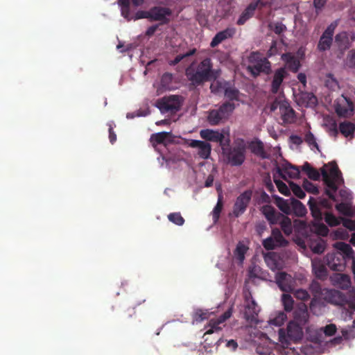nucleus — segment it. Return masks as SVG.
Here are the masks:
<instances>
[{
    "mask_svg": "<svg viewBox=\"0 0 355 355\" xmlns=\"http://www.w3.org/2000/svg\"><path fill=\"white\" fill-rule=\"evenodd\" d=\"M222 150L227 163L232 166H241L245 160L246 144L243 139H238L232 147L223 146Z\"/></svg>",
    "mask_w": 355,
    "mask_h": 355,
    "instance_id": "nucleus-3",
    "label": "nucleus"
},
{
    "mask_svg": "<svg viewBox=\"0 0 355 355\" xmlns=\"http://www.w3.org/2000/svg\"><path fill=\"white\" fill-rule=\"evenodd\" d=\"M249 148L255 155L262 159L268 158L267 153L264 150L263 144L260 140L252 141L249 144Z\"/></svg>",
    "mask_w": 355,
    "mask_h": 355,
    "instance_id": "nucleus-28",
    "label": "nucleus"
},
{
    "mask_svg": "<svg viewBox=\"0 0 355 355\" xmlns=\"http://www.w3.org/2000/svg\"><path fill=\"white\" fill-rule=\"evenodd\" d=\"M302 171L312 180L317 181L320 178L319 171L313 168L309 162H306L302 166Z\"/></svg>",
    "mask_w": 355,
    "mask_h": 355,
    "instance_id": "nucleus-33",
    "label": "nucleus"
},
{
    "mask_svg": "<svg viewBox=\"0 0 355 355\" xmlns=\"http://www.w3.org/2000/svg\"><path fill=\"white\" fill-rule=\"evenodd\" d=\"M239 91L234 87H227L225 89V96L230 101L238 100Z\"/></svg>",
    "mask_w": 355,
    "mask_h": 355,
    "instance_id": "nucleus-49",
    "label": "nucleus"
},
{
    "mask_svg": "<svg viewBox=\"0 0 355 355\" xmlns=\"http://www.w3.org/2000/svg\"><path fill=\"white\" fill-rule=\"evenodd\" d=\"M171 132H160L154 133L150 136V141L153 146H156L158 144L166 145V141L170 137Z\"/></svg>",
    "mask_w": 355,
    "mask_h": 355,
    "instance_id": "nucleus-30",
    "label": "nucleus"
},
{
    "mask_svg": "<svg viewBox=\"0 0 355 355\" xmlns=\"http://www.w3.org/2000/svg\"><path fill=\"white\" fill-rule=\"evenodd\" d=\"M304 141L309 146H313V147L316 148L318 150H319V146L315 141V136L311 132H308L304 137Z\"/></svg>",
    "mask_w": 355,
    "mask_h": 355,
    "instance_id": "nucleus-54",
    "label": "nucleus"
},
{
    "mask_svg": "<svg viewBox=\"0 0 355 355\" xmlns=\"http://www.w3.org/2000/svg\"><path fill=\"white\" fill-rule=\"evenodd\" d=\"M235 32L236 31L234 28H227L226 29L217 33L213 37L210 43V46L214 48L225 40L232 38L234 35Z\"/></svg>",
    "mask_w": 355,
    "mask_h": 355,
    "instance_id": "nucleus-22",
    "label": "nucleus"
},
{
    "mask_svg": "<svg viewBox=\"0 0 355 355\" xmlns=\"http://www.w3.org/2000/svg\"><path fill=\"white\" fill-rule=\"evenodd\" d=\"M335 42L340 50L345 51L351 46L349 34L346 31L338 33L335 37Z\"/></svg>",
    "mask_w": 355,
    "mask_h": 355,
    "instance_id": "nucleus-27",
    "label": "nucleus"
},
{
    "mask_svg": "<svg viewBox=\"0 0 355 355\" xmlns=\"http://www.w3.org/2000/svg\"><path fill=\"white\" fill-rule=\"evenodd\" d=\"M292 293H293L294 297L297 300L306 301L310 298L309 292L305 289L299 288L295 291L293 290Z\"/></svg>",
    "mask_w": 355,
    "mask_h": 355,
    "instance_id": "nucleus-48",
    "label": "nucleus"
},
{
    "mask_svg": "<svg viewBox=\"0 0 355 355\" xmlns=\"http://www.w3.org/2000/svg\"><path fill=\"white\" fill-rule=\"evenodd\" d=\"M343 225L351 231H355V221L352 219H343Z\"/></svg>",
    "mask_w": 355,
    "mask_h": 355,
    "instance_id": "nucleus-60",
    "label": "nucleus"
},
{
    "mask_svg": "<svg viewBox=\"0 0 355 355\" xmlns=\"http://www.w3.org/2000/svg\"><path fill=\"white\" fill-rule=\"evenodd\" d=\"M275 199L277 206L283 213L286 214H291V201L289 202L288 200L278 196H276Z\"/></svg>",
    "mask_w": 355,
    "mask_h": 355,
    "instance_id": "nucleus-35",
    "label": "nucleus"
},
{
    "mask_svg": "<svg viewBox=\"0 0 355 355\" xmlns=\"http://www.w3.org/2000/svg\"><path fill=\"white\" fill-rule=\"evenodd\" d=\"M225 119L222 116L218 110H212L209 111L207 121L211 125H218Z\"/></svg>",
    "mask_w": 355,
    "mask_h": 355,
    "instance_id": "nucleus-37",
    "label": "nucleus"
},
{
    "mask_svg": "<svg viewBox=\"0 0 355 355\" xmlns=\"http://www.w3.org/2000/svg\"><path fill=\"white\" fill-rule=\"evenodd\" d=\"M327 3V0H313V6L316 10L317 14L322 9Z\"/></svg>",
    "mask_w": 355,
    "mask_h": 355,
    "instance_id": "nucleus-61",
    "label": "nucleus"
},
{
    "mask_svg": "<svg viewBox=\"0 0 355 355\" xmlns=\"http://www.w3.org/2000/svg\"><path fill=\"white\" fill-rule=\"evenodd\" d=\"M289 186H290L291 190L293 191V194L296 197H297L298 198H300V199H303L305 198L306 193L300 185H298L297 184H296L293 182H290Z\"/></svg>",
    "mask_w": 355,
    "mask_h": 355,
    "instance_id": "nucleus-43",
    "label": "nucleus"
},
{
    "mask_svg": "<svg viewBox=\"0 0 355 355\" xmlns=\"http://www.w3.org/2000/svg\"><path fill=\"white\" fill-rule=\"evenodd\" d=\"M336 326L334 324H329L325 326L324 333L326 336H331L336 332Z\"/></svg>",
    "mask_w": 355,
    "mask_h": 355,
    "instance_id": "nucleus-57",
    "label": "nucleus"
},
{
    "mask_svg": "<svg viewBox=\"0 0 355 355\" xmlns=\"http://www.w3.org/2000/svg\"><path fill=\"white\" fill-rule=\"evenodd\" d=\"M108 125H109L108 131H109L110 141L112 144H114L116 140V135L115 134V132L113 130V127H112V125L111 124V123H108Z\"/></svg>",
    "mask_w": 355,
    "mask_h": 355,
    "instance_id": "nucleus-63",
    "label": "nucleus"
},
{
    "mask_svg": "<svg viewBox=\"0 0 355 355\" xmlns=\"http://www.w3.org/2000/svg\"><path fill=\"white\" fill-rule=\"evenodd\" d=\"M261 211L270 225L278 224L279 218L283 217V214L277 212L271 205H264L261 208Z\"/></svg>",
    "mask_w": 355,
    "mask_h": 355,
    "instance_id": "nucleus-21",
    "label": "nucleus"
},
{
    "mask_svg": "<svg viewBox=\"0 0 355 355\" xmlns=\"http://www.w3.org/2000/svg\"><path fill=\"white\" fill-rule=\"evenodd\" d=\"M313 272L315 276L321 280L327 279L328 273L326 267L320 262L313 261L312 262Z\"/></svg>",
    "mask_w": 355,
    "mask_h": 355,
    "instance_id": "nucleus-31",
    "label": "nucleus"
},
{
    "mask_svg": "<svg viewBox=\"0 0 355 355\" xmlns=\"http://www.w3.org/2000/svg\"><path fill=\"white\" fill-rule=\"evenodd\" d=\"M275 282L279 289L285 293H291L295 286V279L286 272H279L275 275Z\"/></svg>",
    "mask_w": 355,
    "mask_h": 355,
    "instance_id": "nucleus-14",
    "label": "nucleus"
},
{
    "mask_svg": "<svg viewBox=\"0 0 355 355\" xmlns=\"http://www.w3.org/2000/svg\"><path fill=\"white\" fill-rule=\"evenodd\" d=\"M196 49L194 48V49L189 50V51H187L185 53L179 54L175 58V59L173 60H171L169 64L171 66H175L177 64H178L180 61L186 59L187 58H188L189 56L194 55L196 53Z\"/></svg>",
    "mask_w": 355,
    "mask_h": 355,
    "instance_id": "nucleus-44",
    "label": "nucleus"
},
{
    "mask_svg": "<svg viewBox=\"0 0 355 355\" xmlns=\"http://www.w3.org/2000/svg\"><path fill=\"white\" fill-rule=\"evenodd\" d=\"M321 175L322 180L326 186L324 193L329 197V199L320 198L316 201L311 197L308 205L311 214L314 219L320 221L323 218L322 209H330L332 208V202H336V192L338 187L344 184V180L342 177L341 171L339 170L336 164H334L328 172L324 167L321 168Z\"/></svg>",
    "mask_w": 355,
    "mask_h": 355,
    "instance_id": "nucleus-1",
    "label": "nucleus"
},
{
    "mask_svg": "<svg viewBox=\"0 0 355 355\" xmlns=\"http://www.w3.org/2000/svg\"><path fill=\"white\" fill-rule=\"evenodd\" d=\"M136 19H148L150 20V9L148 10H139L136 12L135 18Z\"/></svg>",
    "mask_w": 355,
    "mask_h": 355,
    "instance_id": "nucleus-58",
    "label": "nucleus"
},
{
    "mask_svg": "<svg viewBox=\"0 0 355 355\" xmlns=\"http://www.w3.org/2000/svg\"><path fill=\"white\" fill-rule=\"evenodd\" d=\"M342 97L344 98L346 102L347 107L343 106L340 103H337L335 105V110L336 114L340 117H345L347 114L348 112H354V104L353 102L345 95H342Z\"/></svg>",
    "mask_w": 355,
    "mask_h": 355,
    "instance_id": "nucleus-26",
    "label": "nucleus"
},
{
    "mask_svg": "<svg viewBox=\"0 0 355 355\" xmlns=\"http://www.w3.org/2000/svg\"><path fill=\"white\" fill-rule=\"evenodd\" d=\"M249 64L247 69L254 77L261 73L269 75L272 72L271 62L258 51L252 52L248 58Z\"/></svg>",
    "mask_w": 355,
    "mask_h": 355,
    "instance_id": "nucleus-4",
    "label": "nucleus"
},
{
    "mask_svg": "<svg viewBox=\"0 0 355 355\" xmlns=\"http://www.w3.org/2000/svg\"><path fill=\"white\" fill-rule=\"evenodd\" d=\"M338 26L337 21L331 23L322 34L318 44V49L320 51L329 50L333 42L334 31Z\"/></svg>",
    "mask_w": 355,
    "mask_h": 355,
    "instance_id": "nucleus-12",
    "label": "nucleus"
},
{
    "mask_svg": "<svg viewBox=\"0 0 355 355\" xmlns=\"http://www.w3.org/2000/svg\"><path fill=\"white\" fill-rule=\"evenodd\" d=\"M172 15V10L169 8L154 6L150 8V21H159V25L168 24Z\"/></svg>",
    "mask_w": 355,
    "mask_h": 355,
    "instance_id": "nucleus-11",
    "label": "nucleus"
},
{
    "mask_svg": "<svg viewBox=\"0 0 355 355\" xmlns=\"http://www.w3.org/2000/svg\"><path fill=\"white\" fill-rule=\"evenodd\" d=\"M270 30L272 31L275 34L280 35L286 31V26L282 22H275L270 24L268 26Z\"/></svg>",
    "mask_w": 355,
    "mask_h": 355,
    "instance_id": "nucleus-46",
    "label": "nucleus"
},
{
    "mask_svg": "<svg viewBox=\"0 0 355 355\" xmlns=\"http://www.w3.org/2000/svg\"><path fill=\"white\" fill-rule=\"evenodd\" d=\"M339 130L345 137L352 135L355 131V125L349 121L341 122L339 125Z\"/></svg>",
    "mask_w": 355,
    "mask_h": 355,
    "instance_id": "nucleus-34",
    "label": "nucleus"
},
{
    "mask_svg": "<svg viewBox=\"0 0 355 355\" xmlns=\"http://www.w3.org/2000/svg\"><path fill=\"white\" fill-rule=\"evenodd\" d=\"M212 67L211 60L209 58H206L198 64L196 69L191 66L187 67L185 75L192 86H199L216 78Z\"/></svg>",
    "mask_w": 355,
    "mask_h": 355,
    "instance_id": "nucleus-2",
    "label": "nucleus"
},
{
    "mask_svg": "<svg viewBox=\"0 0 355 355\" xmlns=\"http://www.w3.org/2000/svg\"><path fill=\"white\" fill-rule=\"evenodd\" d=\"M282 301L286 312H290L293 308L294 300L291 295L284 293L282 296Z\"/></svg>",
    "mask_w": 355,
    "mask_h": 355,
    "instance_id": "nucleus-42",
    "label": "nucleus"
},
{
    "mask_svg": "<svg viewBox=\"0 0 355 355\" xmlns=\"http://www.w3.org/2000/svg\"><path fill=\"white\" fill-rule=\"evenodd\" d=\"M274 182H275L279 191L282 194H283L286 196H290V194H291L290 189L284 182H283L280 180H276V179L274 180Z\"/></svg>",
    "mask_w": 355,
    "mask_h": 355,
    "instance_id": "nucleus-50",
    "label": "nucleus"
},
{
    "mask_svg": "<svg viewBox=\"0 0 355 355\" xmlns=\"http://www.w3.org/2000/svg\"><path fill=\"white\" fill-rule=\"evenodd\" d=\"M259 2L260 1L257 0V1L252 2L248 6L237 20L238 25L244 24L248 19L253 16Z\"/></svg>",
    "mask_w": 355,
    "mask_h": 355,
    "instance_id": "nucleus-25",
    "label": "nucleus"
},
{
    "mask_svg": "<svg viewBox=\"0 0 355 355\" xmlns=\"http://www.w3.org/2000/svg\"><path fill=\"white\" fill-rule=\"evenodd\" d=\"M121 15L128 21H130L132 17L130 16V6L121 7Z\"/></svg>",
    "mask_w": 355,
    "mask_h": 355,
    "instance_id": "nucleus-59",
    "label": "nucleus"
},
{
    "mask_svg": "<svg viewBox=\"0 0 355 355\" xmlns=\"http://www.w3.org/2000/svg\"><path fill=\"white\" fill-rule=\"evenodd\" d=\"M244 318L250 322H257V317L260 311L257 302L250 292L244 293Z\"/></svg>",
    "mask_w": 355,
    "mask_h": 355,
    "instance_id": "nucleus-7",
    "label": "nucleus"
},
{
    "mask_svg": "<svg viewBox=\"0 0 355 355\" xmlns=\"http://www.w3.org/2000/svg\"><path fill=\"white\" fill-rule=\"evenodd\" d=\"M285 318L286 315L284 313H281L277 317L271 320V324L276 326H280Z\"/></svg>",
    "mask_w": 355,
    "mask_h": 355,
    "instance_id": "nucleus-62",
    "label": "nucleus"
},
{
    "mask_svg": "<svg viewBox=\"0 0 355 355\" xmlns=\"http://www.w3.org/2000/svg\"><path fill=\"white\" fill-rule=\"evenodd\" d=\"M168 219L175 225L181 226L184 223V219L180 212H173L168 215Z\"/></svg>",
    "mask_w": 355,
    "mask_h": 355,
    "instance_id": "nucleus-45",
    "label": "nucleus"
},
{
    "mask_svg": "<svg viewBox=\"0 0 355 355\" xmlns=\"http://www.w3.org/2000/svg\"><path fill=\"white\" fill-rule=\"evenodd\" d=\"M209 313L207 311H203L202 309H198L195 313V320L197 322H202L206 319L209 318Z\"/></svg>",
    "mask_w": 355,
    "mask_h": 355,
    "instance_id": "nucleus-56",
    "label": "nucleus"
},
{
    "mask_svg": "<svg viewBox=\"0 0 355 355\" xmlns=\"http://www.w3.org/2000/svg\"><path fill=\"white\" fill-rule=\"evenodd\" d=\"M295 111L292 108L285 107L282 113V119L284 123H292L295 121Z\"/></svg>",
    "mask_w": 355,
    "mask_h": 355,
    "instance_id": "nucleus-41",
    "label": "nucleus"
},
{
    "mask_svg": "<svg viewBox=\"0 0 355 355\" xmlns=\"http://www.w3.org/2000/svg\"><path fill=\"white\" fill-rule=\"evenodd\" d=\"M324 220L331 227H335L340 225V220L333 214L326 212L324 214Z\"/></svg>",
    "mask_w": 355,
    "mask_h": 355,
    "instance_id": "nucleus-51",
    "label": "nucleus"
},
{
    "mask_svg": "<svg viewBox=\"0 0 355 355\" xmlns=\"http://www.w3.org/2000/svg\"><path fill=\"white\" fill-rule=\"evenodd\" d=\"M336 209L342 214L351 216L352 214L351 207L345 202H340L336 205Z\"/></svg>",
    "mask_w": 355,
    "mask_h": 355,
    "instance_id": "nucleus-47",
    "label": "nucleus"
},
{
    "mask_svg": "<svg viewBox=\"0 0 355 355\" xmlns=\"http://www.w3.org/2000/svg\"><path fill=\"white\" fill-rule=\"evenodd\" d=\"M309 289L313 295V298L309 304V309L312 313H319V312L315 310V308L318 306H321L322 302L320 300L322 299L325 291L327 288H322L320 283L316 280H313L309 285Z\"/></svg>",
    "mask_w": 355,
    "mask_h": 355,
    "instance_id": "nucleus-8",
    "label": "nucleus"
},
{
    "mask_svg": "<svg viewBox=\"0 0 355 355\" xmlns=\"http://www.w3.org/2000/svg\"><path fill=\"white\" fill-rule=\"evenodd\" d=\"M278 223L280 225L282 231L286 235H289L292 233V223L291 220L283 214V217L279 218Z\"/></svg>",
    "mask_w": 355,
    "mask_h": 355,
    "instance_id": "nucleus-38",
    "label": "nucleus"
},
{
    "mask_svg": "<svg viewBox=\"0 0 355 355\" xmlns=\"http://www.w3.org/2000/svg\"><path fill=\"white\" fill-rule=\"evenodd\" d=\"M252 193L251 189H247L236 198L232 209V214L235 217L238 218L245 212L251 201Z\"/></svg>",
    "mask_w": 355,
    "mask_h": 355,
    "instance_id": "nucleus-9",
    "label": "nucleus"
},
{
    "mask_svg": "<svg viewBox=\"0 0 355 355\" xmlns=\"http://www.w3.org/2000/svg\"><path fill=\"white\" fill-rule=\"evenodd\" d=\"M216 319H211L207 324L209 329L206 331L205 334H212L214 331H220L222 328L219 326Z\"/></svg>",
    "mask_w": 355,
    "mask_h": 355,
    "instance_id": "nucleus-53",
    "label": "nucleus"
},
{
    "mask_svg": "<svg viewBox=\"0 0 355 355\" xmlns=\"http://www.w3.org/2000/svg\"><path fill=\"white\" fill-rule=\"evenodd\" d=\"M276 170L284 180H286V178L282 173L283 171L286 173L291 178H299L300 177V171L299 167L293 166L289 163H286L284 165L282 168L279 166L277 165Z\"/></svg>",
    "mask_w": 355,
    "mask_h": 355,
    "instance_id": "nucleus-23",
    "label": "nucleus"
},
{
    "mask_svg": "<svg viewBox=\"0 0 355 355\" xmlns=\"http://www.w3.org/2000/svg\"><path fill=\"white\" fill-rule=\"evenodd\" d=\"M276 52H277V42L274 40V41H272L270 48L267 53V55H268V57H271L273 55H275L276 53Z\"/></svg>",
    "mask_w": 355,
    "mask_h": 355,
    "instance_id": "nucleus-64",
    "label": "nucleus"
},
{
    "mask_svg": "<svg viewBox=\"0 0 355 355\" xmlns=\"http://www.w3.org/2000/svg\"><path fill=\"white\" fill-rule=\"evenodd\" d=\"M282 60L285 62L288 69L295 73L299 70L301 66L299 59L291 53L282 54Z\"/></svg>",
    "mask_w": 355,
    "mask_h": 355,
    "instance_id": "nucleus-24",
    "label": "nucleus"
},
{
    "mask_svg": "<svg viewBox=\"0 0 355 355\" xmlns=\"http://www.w3.org/2000/svg\"><path fill=\"white\" fill-rule=\"evenodd\" d=\"M322 300L329 304L338 306H343L347 302L345 295L335 289L327 288L325 291Z\"/></svg>",
    "mask_w": 355,
    "mask_h": 355,
    "instance_id": "nucleus-16",
    "label": "nucleus"
},
{
    "mask_svg": "<svg viewBox=\"0 0 355 355\" xmlns=\"http://www.w3.org/2000/svg\"><path fill=\"white\" fill-rule=\"evenodd\" d=\"M234 109H235V105L234 103H230V102H225V103H223L219 107V108L217 110H218L220 114L222 115V116L225 119H227L229 117V116L232 114V112L234 111Z\"/></svg>",
    "mask_w": 355,
    "mask_h": 355,
    "instance_id": "nucleus-36",
    "label": "nucleus"
},
{
    "mask_svg": "<svg viewBox=\"0 0 355 355\" xmlns=\"http://www.w3.org/2000/svg\"><path fill=\"white\" fill-rule=\"evenodd\" d=\"M287 244L288 241L284 238L278 228L272 229L271 236L264 239L262 242L263 248L267 250H272L277 247H284Z\"/></svg>",
    "mask_w": 355,
    "mask_h": 355,
    "instance_id": "nucleus-10",
    "label": "nucleus"
},
{
    "mask_svg": "<svg viewBox=\"0 0 355 355\" xmlns=\"http://www.w3.org/2000/svg\"><path fill=\"white\" fill-rule=\"evenodd\" d=\"M302 186L304 190L309 193H311L314 195H317L319 193V190L318 187L312 182H309L306 179L304 180Z\"/></svg>",
    "mask_w": 355,
    "mask_h": 355,
    "instance_id": "nucleus-52",
    "label": "nucleus"
},
{
    "mask_svg": "<svg viewBox=\"0 0 355 355\" xmlns=\"http://www.w3.org/2000/svg\"><path fill=\"white\" fill-rule=\"evenodd\" d=\"M248 248L243 243L239 242L234 252L235 257L240 261L243 262L245 259V254Z\"/></svg>",
    "mask_w": 355,
    "mask_h": 355,
    "instance_id": "nucleus-39",
    "label": "nucleus"
},
{
    "mask_svg": "<svg viewBox=\"0 0 355 355\" xmlns=\"http://www.w3.org/2000/svg\"><path fill=\"white\" fill-rule=\"evenodd\" d=\"M182 103L183 98L182 96L170 95L158 99L156 106L162 113H175L180 110Z\"/></svg>",
    "mask_w": 355,
    "mask_h": 355,
    "instance_id": "nucleus-5",
    "label": "nucleus"
},
{
    "mask_svg": "<svg viewBox=\"0 0 355 355\" xmlns=\"http://www.w3.org/2000/svg\"><path fill=\"white\" fill-rule=\"evenodd\" d=\"M303 327L295 322L290 321L287 325L286 330L279 329V336L281 342L292 340L297 342L303 338Z\"/></svg>",
    "mask_w": 355,
    "mask_h": 355,
    "instance_id": "nucleus-6",
    "label": "nucleus"
},
{
    "mask_svg": "<svg viewBox=\"0 0 355 355\" xmlns=\"http://www.w3.org/2000/svg\"><path fill=\"white\" fill-rule=\"evenodd\" d=\"M346 261L345 257L337 253H329L324 258L325 263L334 271H343L345 268Z\"/></svg>",
    "mask_w": 355,
    "mask_h": 355,
    "instance_id": "nucleus-15",
    "label": "nucleus"
},
{
    "mask_svg": "<svg viewBox=\"0 0 355 355\" xmlns=\"http://www.w3.org/2000/svg\"><path fill=\"white\" fill-rule=\"evenodd\" d=\"M233 312V306H231L226 311H225L221 315H220L218 318H216L218 323L220 324L225 322L227 319H229Z\"/></svg>",
    "mask_w": 355,
    "mask_h": 355,
    "instance_id": "nucleus-55",
    "label": "nucleus"
},
{
    "mask_svg": "<svg viewBox=\"0 0 355 355\" xmlns=\"http://www.w3.org/2000/svg\"><path fill=\"white\" fill-rule=\"evenodd\" d=\"M309 320V313L307 306L304 303L299 304L293 312V320L291 321L304 327L308 324Z\"/></svg>",
    "mask_w": 355,
    "mask_h": 355,
    "instance_id": "nucleus-17",
    "label": "nucleus"
},
{
    "mask_svg": "<svg viewBox=\"0 0 355 355\" xmlns=\"http://www.w3.org/2000/svg\"><path fill=\"white\" fill-rule=\"evenodd\" d=\"M223 195L221 193H220L218 194V199L216 205L214 207L212 211V217L214 222H216L218 220L223 209Z\"/></svg>",
    "mask_w": 355,
    "mask_h": 355,
    "instance_id": "nucleus-40",
    "label": "nucleus"
},
{
    "mask_svg": "<svg viewBox=\"0 0 355 355\" xmlns=\"http://www.w3.org/2000/svg\"><path fill=\"white\" fill-rule=\"evenodd\" d=\"M334 247L340 251V253L342 257H345V259H353L354 257V250L350 246V245L345 243L344 242H337L334 244Z\"/></svg>",
    "mask_w": 355,
    "mask_h": 355,
    "instance_id": "nucleus-29",
    "label": "nucleus"
},
{
    "mask_svg": "<svg viewBox=\"0 0 355 355\" xmlns=\"http://www.w3.org/2000/svg\"><path fill=\"white\" fill-rule=\"evenodd\" d=\"M200 135L205 141L219 143L221 148L224 146H230L229 137L225 138V135L219 131L204 129L200 130Z\"/></svg>",
    "mask_w": 355,
    "mask_h": 355,
    "instance_id": "nucleus-13",
    "label": "nucleus"
},
{
    "mask_svg": "<svg viewBox=\"0 0 355 355\" xmlns=\"http://www.w3.org/2000/svg\"><path fill=\"white\" fill-rule=\"evenodd\" d=\"M288 76V73L284 67H280L276 69L272 76L270 92L277 94L284 81V79Z\"/></svg>",
    "mask_w": 355,
    "mask_h": 355,
    "instance_id": "nucleus-18",
    "label": "nucleus"
},
{
    "mask_svg": "<svg viewBox=\"0 0 355 355\" xmlns=\"http://www.w3.org/2000/svg\"><path fill=\"white\" fill-rule=\"evenodd\" d=\"M291 214L293 213L296 216L303 217L306 215L307 210L305 206L298 200L291 199Z\"/></svg>",
    "mask_w": 355,
    "mask_h": 355,
    "instance_id": "nucleus-32",
    "label": "nucleus"
},
{
    "mask_svg": "<svg viewBox=\"0 0 355 355\" xmlns=\"http://www.w3.org/2000/svg\"><path fill=\"white\" fill-rule=\"evenodd\" d=\"M330 279L334 286L342 290H347L351 287V278L347 274L335 273L331 276Z\"/></svg>",
    "mask_w": 355,
    "mask_h": 355,
    "instance_id": "nucleus-19",
    "label": "nucleus"
},
{
    "mask_svg": "<svg viewBox=\"0 0 355 355\" xmlns=\"http://www.w3.org/2000/svg\"><path fill=\"white\" fill-rule=\"evenodd\" d=\"M189 146L191 148L198 149V155L200 157L204 159L209 158L211 154V146L208 142L193 139L191 141Z\"/></svg>",
    "mask_w": 355,
    "mask_h": 355,
    "instance_id": "nucleus-20",
    "label": "nucleus"
}]
</instances>
